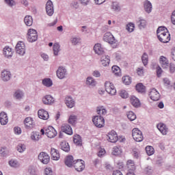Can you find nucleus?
Returning a JSON list of instances; mask_svg holds the SVG:
<instances>
[{
	"mask_svg": "<svg viewBox=\"0 0 175 175\" xmlns=\"http://www.w3.org/2000/svg\"><path fill=\"white\" fill-rule=\"evenodd\" d=\"M170 70L171 73H174L175 72V65L173 64H170Z\"/></svg>",
	"mask_w": 175,
	"mask_h": 175,
	"instance_id": "obj_62",
	"label": "nucleus"
},
{
	"mask_svg": "<svg viewBox=\"0 0 175 175\" xmlns=\"http://www.w3.org/2000/svg\"><path fill=\"white\" fill-rule=\"evenodd\" d=\"M9 122V118L8 114L5 112L0 113V123L1 125H6Z\"/></svg>",
	"mask_w": 175,
	"mask_h": 175,
	"instance_id": "obj_22",
	"label": "nucleus"
},
{
	"mask_svg": "<svg viewBox=\"0 0 175 175\" xmlns=\"http://www.w3.org/2000/svg\"><path fill=\"white\" fill-rule=\"evenodd\" d=\"M25 23L27 27H31L33 24V19L31 16H26L25 17Z\"/></svg>",
	"mask_w": 175,
	"mask_h": 175,
	"instance_id": "obj_37",
	"label": "nucleus"
},
{
	"mask_svg": "<svg viewBox=\"0 0 175 175\" xmlns=\"http://www.w3.org/2000/svg\"><path fill=\"white\" fill-rule=\"evenodd\" d=\"M31 140H33V142H38V140L40 139V135L36 132H33L31 135Z\"/></svg>",
	"mask_w": 175,
	"mask_h": 175,
	"instance_id": "obj_44",
	"label": "nucleus"
},
{
	"mask_svg": "<svg viewBox=\"0 0 175 175\" xmlns=\"http://www.w3.org/2000/svg\"><path fill=\"white\" fill-rule=\"evenodd\" d=\"M130 103L134 107H140V100L135 96H131L130 97Z\"/></svg>",
	"mask_w": 175,
	"mask_h": 175,
	"instance_id": "obj_23",
	"label": "nucleus"
},
{
	"mask_svg": "<svg viewBox=\"0 0 175 175\" xmlns=\"http://www.w3.org/2000/svg\"><path fill=\"white\" fill-rule=\"evenodd\" d=\"M149 96L152 100H154V102H157L161 99V94L157 90V89L153 88L150 90L149 93Z\"/></svg>",
	"mask_w": 175,
	"mask_h": 175,
	"instance_id": "obj_9",
	"label": "nucleus"
},
{
	"mask_svg": "<svg viewBox=\"0 0 175 175\" xmlns=\"http://www.w3.org/2000/svg\"><path fill=\"white\" fill-rule=\"evenodd\" d=\"M73 142L77 146H81L82 140L81 137L79 135H75L73 137Z\"/></svg>",
	"mask_w": 175,
	"mask_h": 175,
	"instance_id": "obj_36",
	"label": "nucleus"
},
{
	"mask_svg": "<svg viewBox=\"0 0 175 175\" xmlns=\"http://www.w3.org/2000/svg\"><path fill=\"white\" fill-rule=\"evenodd\" d=\"M46 12L48 16H53L54 14V6L51 1H48L46 4Z\"/></svg>",
	"mask_w": 175,
	"mask_h": 175,
	"instance_id": "obj_13",
	"label": "nucleus"
},
{
	"mask_svg": "<svg viewBox=\"0 0 175 175\" xmlns=\"http://www.w3.org/2000/svg\"><path fill=\"white\" fill-rule=\"evenodd\" d=\"M16 52L19 55H24L25 54V44L19 41L16 46Z\"/></svg>",
	"mask_w": 175,
	"mask_h": 175,
	"instance_id": "obj_8",
	"label": "nucleus"
},
{
	"mask_svg": "<svg viewBox=\"0 0 175 175\" xmlns=\"http://www.w3.org/2000/svg\"><path fill=\"white\" fill-rule=\"evenodd\" d=\"M157 128L162 135H167V133L169 132V129L166 126V124L163 123H159L157 125Z\"/></svg>",
	"mask_w": 175,
	"mask_h": 175,
	"instance_id": "obj_16",
	"label": "nucleus"
},
{
	"mask_svg": "<svg viewBox=\"0 0 175 175\" xmlns=\"http://www.w3.org/2000/svg\"><path fill=\"white\" fill-rule=\"evenodd\" d=\"M51 159L53 161H58V159L60 158L59 152H58V150H57L55 148H51Z\"/></svg>",
	"mask_w": 175,
	"mask_h": 175,
	"instance_id": "obj_25",
	"label": "nucleus"
},
{
	"mask_svg": "<svg viewBox=\"0 0 175 175\" xmlns=\"http://www.w3.org/2000/svg\"><path fill=\"white\" fill-rule=\"evenodd\" d=\"M142 59L144 66H147L148 64V55H147V53H144Z\"/></svg>",
	"mask_w": 175,
	"mask_h": 175,
	"instance_id": "obj_47",
	"label": "nucleus"
},
{
	"mask_svg": "<svg viewBox=\"0 0 175 175\" xmlns=\"http://www.w3.org/2000/svg\"><path fill=\"white\" fill-rule=\"evenodd\" d=\"M122 81L126 85H129L132 83V78L129 76H124L122 77Z\"/></svg>",
	"mask_w": 175,
	"mask_h": 175,
	"instance_id": "obj_40",
	"label": "nucleus"
},
{
	"mask_svg": "<svg viewBox=\"0 0 175 175\" xmlns=\"http://www.w3.org/2000/svg\"><path fill=\"white\" fill-rule=\"evenodd\" d=\"M17 151L18 152H24L25 151V145L20 144L19 145L17 146Z\"/></svg>",
	"mask_w": 175,
	"mask_h": 175,
	"instance_id": "obj_51",
	"label": "nucleus"
},
{
	"mask_svg": "<svg viewBox=\"0 0 175 175\" xmlns=\"http://www.w3.org/2000/svg\"><path fill=\"white\" fill-rule=\"evenodd\" d=\"M133 155L134 158H136L137 159L140 157V152H139V150L134 149L133 150Z\"/></svg>",
	"mask_w": 175,
	"mask_h": 175,
	"instance_id": "obj_52",
	"label": "nucleus"
},
{
	"mask_svg": "<svg viewBox=\"0 0 175 175\" xmlns=\"http://www.w3.org/2000/svg\"><path fill=\"white\" fill-rule=\"evenodd\" d=\"M72 167H74L77 172H83V170L85 169V162L81 159L75 160Z\"/></svg>",
	"mask_w": 175,
	"mask_h": 175,
	"instance_id": "obj_4",
	"label": "nucleus"
},
{
	"mask_svg": "<svg viewBox=\"0 0 175 175\" xmlns=\"http://www.w3.org/2000/svg\"><path fill=\"white\" fill-rule=\"evenodd\" d=\"M126 29L129 32H133L135 29V24L132 23L127 24Z\"/></svg>",
	"mask_w": 175,
	"mask_h": 175,
	"instance_id": "obj_49",
	"label": "nucleus"
},
{
	"mask_svg": "<svg viewBox=\"0 0 175 175\" xmlns=\"http://www.w3.org/2000/svg\"><path fill=\"white\" fill-rule=\"evenodd\" d=\"M113 73L116 75V76H120V74L121 73V69L118 66H113L111 68Z\"/></svg>",
	"mask_w": 175,
	"mask_h": 175,
	"instance_id": "obj_39",
	"label": "nucleus"
},
{
	"mask_svg": "<svg viewBox=\"0 0 175 175\" xmlns=\"http://www.w3.org/2000/svg\"><path fill=\"white\" fill-rule=\"evenodd\" d=\"M94 50L96 54L98 55H102L105 53V49H103L100 44H96L94 46Z\"/></svg>",
	"mask_w": 175,
	"mask_h": 175,
	"instance_id": "obj_26",
	"label": "nucleus"
},
{
	"mask_svg": "<svg viewBox=\"0 0 175 175\" xmlns=\"http://www.w3.org/2000/svg\"><path fill=\"white\" fill-rule=\"evenodd\" d=\"M144 8L147 13H151V10H152V5L148 0L145 1Z\"/></svg>",
	"mask_w": 175,
	"mask_h": 175,
	"instance_id": "obj_31",
	"label": "nucleus"
},
{
	"mask_svg": "<svg viewBox=\"0 0 175 175\" xmlns=\"http://www.w3.org/2000/svg\"><path fill=\"white\" fill-rule=\"evenodd\" d=\"M157 75L158 77H161L162 75V68H161L159 66L157 68Z\"/></svg>",
	"mask_w": 175,
	"mask_h": 175,
	"instance_id": "obj_61",
	"label": "nucleus"
},
{
	"mask_svg": "<svg viewBox=\"0 0 175 175\" xmlns=\"http://www.w3.org/2000/svg\"><path fill=\"white\" fill-rule=\"evenodd\" d=\"M137 73L138 76H144V70L143 68H138L137 69Z\"/></svg>",
	"mask_w": 175,
	"mask_h": 175,
	"instance_id": "obj_55",
	"label": "nucleus"
},
{
	"mask_svg": "<svg viewBox=\"0 0 175 175\" xmlns=\"http://www.w3.org/2000/svg\"><path fill=\"white\" fill-rule=\"evenodd\" d=\"M59 44L58 43H55L53 44V52L55 55H58V53H59Z\"/></svg>",
	"mask_w": 175,
	"mask_h": 175,
	"instance_id": "obj_48",
	"label": "nucleus"
},
{
	"mask_svg": "<svg viewBox=\"0 0 175 175\" xmlns=\"http://www.w3.org/2000/svg\"><path fill=\"white\" fill-rule=\"evenodd\" d=\"M157 38L161 43H168L170 42V33L169 30L163 26H161L157 31Z\"/></svg>",
	"mask_w": 175,
	"mask_h": 175,
	"instance_id": "obj_1",
	"label": "nucleus"
},
{
	"mask_svg": "<svg viewBox=\"0 0 175 175\" xmlns=\"http://www.w3.org/2000/svg\"><path fill=\"white\" fill-rule=\"evenodd\" d=\"M96 111L97 114H98L100 117L101 116H106V114H107V111L103 106L97 107Z\"/></svg>",
	"mask_w": 175,
	"mask_h": 175,
	"instance_id": "obj_32",
	"label": "nucleus"
},
{
	"mask_svg": "<svg viewBox=\"0 0 175 175\" xmlns=\"http://www.w3.org/2000/svg\"><path fill=\"white\" fill-rule=\"evenodd\" d=\"M38 116L41 120H49L50 115L49 112L43 109L38 110Z\"/></svg>",
	"mask_w": 175,
	"mask_h": 175,
	"instance_id": "obj_14",
	"label": "nucleus"
},
{
	"mask_svg": "<svg viewBox=\"0 0 175 175\" xmlns=\"http://www.w3.org/2000/svg\"><path fill=\"white\" fill-rule=\"evenodd\" d=\"M139 27H142L143 28H144V27H146V20L141 19V20H139Z\"/></svg>",
	"mask_w": 175,
	"mask_h": 175,
	"instance_id": "obj_58",
	"label": "nucleus"
},
{
	"mask_svg": "<svg viewBox=\"0 0 175 175\" xmlns=\"http://www.w3.org/2000/svg\"><path fill=\"white\" fill-rule=\"evenodd\" d=\"M60 146L63 151H65L66 152H69V151H70V146H69V144L68 142H62Z\"/></svg>",
	"mask_w": 175,
	"mask_h": 175,
	"instance_id": "obj_35",
	"label": "nucleus"
},
{
	"mask_svg": "<svg viewBox=\"0 0 175 175\" xmlns=\"http://www.w3.org/2000/svg\"><path fill=\"white\" fill-rule=\"evenodd\" d=\"M5 2L8 5V6H10V8L16 5V1H14V0H5Z\"/></svg>",
	"mask_w": 175,
	"mask_h": 175,
	"instance_id": "obj_53",
	"label": "nucleus"
},
{
	"mask_svg": "<svg viewBox=\"0 0 175 175\" xmlns=\"http://www.w3.org/2000/svg\"><path fill=\"white\" fill-rule=\"evenodd\" d=\"M64 163L68 167H73V165H75V160L73 159V156H67L65 159Z\"/></svg>",
	"mask_w": 175,
	"mask_h": 175,
	"instance_id": "obj_20",
	"label": "nucleus"
},
{
	"mask_svg": "<svg viewBox=\"0 0 175 175\" xmlns=\"http://www.w3.org/2000/svg\"><path fill=\"white\" fill-rule=\"evenodd\" d=\"M127 118H129L130 121H135L136 119V114H135L133 111H129L127 113Z\"/></svg>",
	"mask_w": 175,
	"mask_h": 175,
	"instance_id": "obj_41",
	"label": "nucleus"
},
{
	"mask_svg": "<svg viewBox=\"0 0 175 175\" xmlns=\"http://www.w3.org/2000/svg\"><path fill=\"white\" fill-rule=\"evenodd\" d=\"M14 132L15 135H21V132H22L21 128L18 126L14 127Z\"/></svg>",
	"mask_w": 175,
	"mask_h": 175,
	"instance_id": "obj_56",
	"label": "nucleus"
},
{
	"mask_svg": "<svg viewBox=\"0 0 175 175\" xmlns=\"http://www.w3.org/2000/svg\"><path fill=\"white\" fill-rule=\"evenodd\" d=\"M93 124L96 128H103L105 126V118L99 116H94L92 118Z\"/></svg>",
	"mask_w": 175,
	"mask_h": 175,
	"instance_id": "obj_5",
	"label": "nucleus"
},
{
	"mask_svg": "<svg viewBox=\"0 0 175 175\" xmlns=\"http://www.w3.org/2000/svg\"><path fill=\"white\" fill-rule=\"evenodd\" d=\"M126 169H127L128 172H134L136 170V165H135V162L132 160H129L126 164Z\"/></svg>",
	"mask_w": 175,
	"mask_h": 175,
	"instance_id": "obj_18",
	"label": "nucleus"
},
{
	"mask_svg": "<svg viewBox=\"0 0 175 175\" xmlns=\"http://www.w3.org/2000/svg\"><path fill=\"white\" fill-rule=\"evenodd\" d=\"M24 124L26 129H32L35 126V124H33V120L30 117L25 119Z\"/></svg>",
	"mask_w": 175,
	"mask_h": 175,
	"instance_id": "obj_15",
	"label": "nucleus"
},
{
	"mask_svg": "<svg viewBox=\"0 0 175 175\" xmlns=\"http://www.w3.org/2000/svg\"><path fill=\"white\" fill-rule=\"evenodd\" d=\"M44 172L45 175H53V170H51V168H46Z\"/></svg>",
	"mask_w": 175,
	"mask_h": 175,
	"instance_id": "obj_60",
	"label": "nucleus"
},
{
	"mask_svg": "<svg viewBox=\"0 0 175 175\" xmlns=\"http://www.w3.org/2000/svg\"><path fill=\"white\" fill-rule=\"evenodd\" d=\"M86 84H88V85H92L94 87V85H96V81H95L92 77H88Z\"/></svg>",
	"mask_w": 175,
	"mask_h": 175,
	"instance_id": "obj_42",
	"label": "nucleus"
},
{
	"mask_svg": "<svg viewBox=\"0 0 175 175\" xmlns=\"http://www.w3.org/2000/svg\"><path fill=\"white\" fill-rule=\"evenodd\" d=\"M113 175H124V174H122L121 171L117 170L113 172Z\"/></svg>",
	"mask_w": 175,
	"mask_h": 175,
	"instance_id": "obj_64",
	"label": "nucleus"
},
{
	"mask_svg": "<svg viewBox=\"0 0 175 175\" xmlns=\"http://www.w3.org/2000/svg\"><path fill=\"white\" fill-rule=\"evenodd\" d=\"M119 95L123 99H126V98L129 96V94H128V92H126V90H124L120 91Z\"/></svg>",
	"mask_w": 175,
	"mask_h": 175,
	"instance_id": "obj_46",
	"label": "nucleus"
},
{
	"mask_svg": "<svg viewBox=\"0 0 175 175\" xmlns=\"http://www.w3.org/2000/svg\"><path fill=\"white\" fill-rule=\"evenodd\" d=\"M57 76L58 79L62 80V79H65L66 77V69L64 67H59L57 70Z\"/></svg>",
	"mask_w": 175,
	"mask_h": 175,
	"instance_id": "obj_19",
	"label": "nucleus"
},
{
	"mask_svg": "<svg viewBox=\"0 0 175 175\" xmlns=\"http://www.w3.org/2000/svg\"><path fill=\"white\" fill-rule=\"evenodd\" d=\"M27 40L31 43L38 40V32L33 29H29L27 32Z\"/></svg>",
	"mask_w": 175,
	"mask_h": 175,
	"instance_id": "obj_6",
	"label": "nucleus"
},
{
	"mask_svg": "<svg viewBox=\"0 0 175 175\" xmlns=\"http://www.w3.org/2000/svg\"><path fill=\"white\" fill-rule=\"evenodd\" d=\"M144 172L145 174H151V173H152V169L150 167H147L144 169Z\"/></svg>",
	"mask_w": 175,
	"mask_h": 175,
	"instance_id": "obj_57",
	"label": "nucleus"
},
{
	"mask_svg": "<svg viewBox=\"0 0 175 175\" xmlns=\"http://www.w3.org/2000/svg\"><path fill=\"white\" fill-rule=\"evenodd\" d=\"M10 76H12V74H10V71L3 70L1 72V79L3 81H9L10 80Z\"/></svg>",
	"mask_w": 175,
	"mask_h": 175,
	"instance_id": "obj_30",
	"label": "nucleus"
},
{
	"mask_svg": "<svg viewBox=\"0 0 175 175\" xmlns=\"http://www.w3.org/2000/svg\"><path fill=\"white\" fill-rule=\"evenodd\" d=\"M106 154L105 149H100L98 152V157H103Z\"/></svg>",
	"mask_w": 175,
	"mask_h": 175,
	"instance_id": "obj_59",
	"label": "nucleus"
},
{
	"mask_svg": "<svg viewBox=\"0 0 175 175\" xmlns=\"http://www.w3.org/2000/svg\"><path fill=\"white\" fill-rule=\"evenodd\" d=\"M3 55L7 58H10V57H12L13 55V50L9 46H5L3 49Z\"/></svg>",
	"mask_w": 175,
	"mask_h": 175,
	"instance_id": "obj_29",
	"label": "nucleus"
},
{
	"mask_svg": "<svg viewBox=\"0 0 175 175\" xmlns=\"http://www.w3.org/2000/svg\"><path fill=\"white\" fill-rule=\"evenodd\" d=\"M42 102L44 105H53L55 100L54 97H52L51 95H46L42 98Z\"/></svg>",
	"mask_w": 175,
	"mask_h": 175,
	"instance_id": "obj_17",
	"label": "nucleus"
},
{
	"mask_svg": "<svg viewBox=\"0 0 175 175\" xmlns=\"http://www.w3.org/2000/svg\"><path fill=\"white\" fill-rule=\"evenodd\" d=\"M62 131L64 132V133H66V135H73V130L72 129V127L69 124H63L62 126Z\"/></svg>",
	"mask_w": 175,
	"mask_h": 175,
	"instance_id": "obj_21",
	"label": "nucleus"
},
{
	"mask_svg": "<svg viewBox=\"0 0 175 175\" xmlns=\"http://www.w3.org/2000/svg\"><path fill=\"white\" fill-rule=\"evenodd\" d=\"M112 154L116 157L121 155V154H122V148L121 146H114L112 150Z\"/></svg>",
	"mask_w": 175,
	"mask_h": 175,
	"instance_id": "obj_33",
	"label": "nucleus"
},
{
	"mask_svg": "<svg viewBox=\"0 0 175 175\" xmlns=\"http://www.w3.org/2000/svg\"><path fill=\"white\" fill-rule=\"evenodd\" d=\"M135 90L140 94L146 93V86L143 83H137L135 86Z\"/></svg>",
	"mask_w": 175,
	"mask_h": 175,
	"instance_id": "obj_34",
	"label": "nucleus"
},
{
	"mask_svg": "<svg viewBox=\"0 0 175 175\" xmlns=\"http://www.w3.org/2000/svg\"><path fill=\"white\" fill-rule=\"evenodd\" d=\"M108 140L111 143H117L118 142V135L115 131H111L107 135Z\"/></svg>",
	"mask_w": 175,
	"mask_h": 175,
	"instance_id": "obj_12",
	"label": "nucleus"
},
{
	"mask_svg": "<svg viewBox=\"0 0 175 175\" xmlns=\"http://www.w3.org/2000/svg\"><path fill=\"white\" fill-rule=\"evenodd\" d=\"M132 136L135 142L140 143L143 142L144 137H143V133L139 129L135 128L132 131Z\"/></svg>",
	"mask_w": 175,
	"mask_h": 175,
	"instance_id": "obj_2",
	"label": "nucleus"
},
{
	"mask_svg": "<svg viewBox=\"0 0 175 175\" xmlns=\"http://www.w3.org/2000/svg\"><path fill=\"white\" fill-rule=\"evenodd\" d=\"M45 135L47 137H49V139H53L57 136V133L54 127L49 126L45 129Z\"/></svg>",
	"mask_w": 175,
	"mask_h": 175,
	"instance_id": "obj_7",
	"label": "nucleus"
},
{
	"mask_svg": "<svg viewBox=\"0 0 175 175\" xmlns=\"http://www.w3.org/2000/svg\"><path fill=\"white\" fill-rule=\"evenodd\" d=\"M76 121H77V117L75 115H71L68 119L69 124L75 125V124H76Z\"/></svg>",
	"mask_w": 175,
	"mask_h": 175,
	"instance_id": "obj_45",
	"label": "nucleus"
},
{
	"mask_svg": "<svg viewBox=\"0 0 175 175\" xmlns=\"http://www.w3.org/2000/svg\"><path fill=\"white\" fill-rule=\"evenodd\" d=\"M38 159L42 162V163H44V165H47L49 162H50V156L44 152H42L38 155Z\"/></svg>",
	"mask_w": 175,
	"mask_h": 175,
	"instance_id": "obj_10",
	"label": "nucleus"
},
{
	"mask_svg": "<svg viewBox=\"0 0 175 175\" xmlns=\"http://www.w3.org/2000/svg\"><path fill=\"white\" fill-rule=\"evenodd\" d=\"M9 165L12 167H18V166H20V164L16 160H10L9 161Z\"/></svg>",
	"mask_w": 175,
	"mask_h": 175,
	"instance_id": "obj_50",
	"label": "nucleus"
},
{
	"mask_svg": "<svg viewBox=\"0 0 175 175\" xmlns=\"http://www.w3.org/2000/svg\"><path fill=\"white\" fill-rule=\"evenodd\" d=\"M103 40L107 43H109V44H114V43H116V38H114V36H113V34H111L110 32H107L105 33Z\"/></svg>",
	"mask_w": 175,
	"mask_h": 175,
	"instance_id": "obj_11",
	"label": "nucleus"
},
{
	"mask_svg": "<svg viewBox=\"0 0 175 175\" xmlns=\"http://www.w3.org/2000/svg\"><path fill=\"white\" fill-rule=\"evenodd\" d=\"M23 92L18 90L16 91L14 94V96L15 98H16V99H21V98H23Z\"/></svg>",
	"mask_w": 175,
	"mask_h": 175,
	"instance_id": "obj_54",
	"label": "nucleus"
},
{
	"mask_svg": "<svg viewBox=\"0 0 175 175\" xmlns=\"http://www.w3.org/2000/svg\"><path fill=\"white\" fill-rule=\"evenodd\" d=\"M105 91L109 95H116V94H117V90L116 89V87L114 86V84H113V83L109 81H106L105 83Z\"/></svg>",
	"mask_w": 175,
	"mask_h": 175,
	"instance_id": "obj_3",
	"label": "nucleus"
},
{
	"mask_svg": "<svg viewBox=\"0 0 175 175\" xmlns=\"http://www.w3.org/2000/svg\"><path fill=\"white\" fill-rule=\"evenodd\" d=\"M160 65H161L163 69H167L169 68V60L165 57L161 56L159 59Z\"/></svg>",
	"mask_w": 175,
	"mask_h": 175,
	"instance_id": "obj_24",
	"label": "nucleus"
},
{
	"mask_svg": "<svg viewBox=\"0 0 175 175\" xmlns=\"http://www.w3.org/2000/svg\"><path fill=\"white\" fill-rule=\"evenodd\" d=\"M42 84L46 87H51L53 85V81L50 79H45L42 80Z\"/></svg>",
	"mask_w": 175,
	"mask_h": 175,
	"instance_id": "obj_43",
	"label": "nucleus"
},
{
	"mask_svg": "<svg viewBox=\"0 0 175 175\" xmlns=\"http://www.w3.org/2000/svg\"><path fill=\"white\" fill-rule=\"evenodd\" d=\"M100 64L102 66H108L110 64V57L109 55H103L100 58Z\"/></svg>",
	"mask_w": 175,
	"mask_h": 175,
	"instance_id": "obj_27",
	"label": "nucleus"
},
{
	"mask_svg": "<svg viewBox=\"0 0 175 175\" xmlns=\"http://www.w3.org/2000/svg\"><path fill=\"white\" fill-rule=\"evenodd\" d=\"M65 103L67 107H69L70 109L75 107V100L70 96L66 97Z\"/></svg>",
	"mask_w": 175,
	"mask_h": 175,
	"instance_id": "obj_28",
	"label": "nucleus"
},
{
	"mask_svg": "<svg viewBox=\"0 0 175 175\" xmlns=\"http://www.w3.org/2000/svg\"><path fill=\"white\" fill-rule=\"evenodd\" d=\"M146 154L149 156L154 155V152H155L154 148L150 146H148L146 147Z\"/></svg>",
	"mask_w": 175,
	"mask_h": 175,
	"instance_id": "obj_38",
	"label": "nucleus"
},
{
	"mask_svg": "<svg viewBox=\"0 0 175 175\" xmlns=\"http://www.w3.org/2000/svg\"><path fill=\"white\" fill-rule=\"evenodd\" d=\"M171 21L174 25H175V10L172 12L171 16Z\"/></svg>",
	"mask_w": 175,
	"mask_h": 175,
	"instance_id": "obj_63",
	"label": "nucleus"
}]
</instances>
